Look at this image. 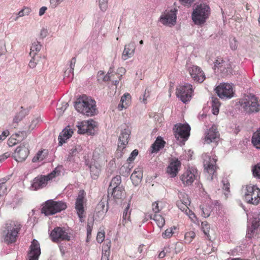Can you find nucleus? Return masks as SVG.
<instances>
[{
    "instance_id": "obj_37",
    "label": "nucleus",
    "mask_w": 260,
    "mask_h": 260,
    "mask_svg": "<svg viewBox=\"0 0 260 260\" xmlns=\"http://www.w3.org/2000/svg\"><path fill=\"white\" fill-rule=\"evenodd\" d=\"M211 106L212 113L215 115H218L220 106L219 100L217 98H212Z\"/></svg>"
},
{
    "instance_id": "obj_53",
    "label": "nucleus",
    "mask_w": 260,
    "mask_h": 260,
    "mask_svg": "<svg viewBox=\"0 0 260 260\" xmlns=\"http://www.w3.org/2000/svg\"><path fill=\"white\" fill-rule=\"evenodd\" d=\"M101 148H96L93 152V157L95 158H99L100 157V155L101 154V156H104V151L103 149Z\"/></svg>"
},
{
    "instance_id": "obj_64",
    "label": "nucleus",
    "mask_w": 260,
    "mask_h": 260,
    "mask_svg": "<svg viewBox=\"0 0 260 260\" xmlns=\"http://www.w3.org/2000/svg\"><path fill=\"white\" fill-rule=\"evenodd\" d=\"M233 41L231 43L230 46L232 50H235L237 48V42L235 38L233 40Z\"/></svg>"
},
{
    "instance_id": "obj_24",
    "label": "nucleus",
    "mask_w": 260,
    "mask_h": 260,
    "mask_svg": "<svg viewBox=\"0 0 260 260\" xmlns=\"http://www.w3.org/2000/svg\"><path fill=\"white\" fill-rule=\"evenodd\" d=\"M136 45L134 42H131L125 45L122 54V59L124 60L132 57L135 53Z\"/></svg>"
},
{
    "instance_id": "obj_62",
    "label": "nucleus",
    "mask_w": 260,
    "mask_h": 260,
    "mask_svg": "<svg viewBox=\"0 0 260 260\" xmlns=\"http://www.w3.org/2000/svg\"><path fill=\"white\" fill-rule=\"evenodd\" d=\"M63 0H50V5L53 8L58 6Z\"/></svg>"
},
{
    "instance_id": "obj_41",
    "label": "nucleus",
    "mask_w": 260,
    "mask_h": 260,
    "mask_svg": "<svg viewBox=\"0 0 260 260\" xmlns=\"http://www.w3.org/2000/svg\"><path fill=\"white\" fill-rule=\"evenodd\" d=\"M196 237V234L193 231L187 232L184 235L185 242L190 243Z\"/></svg>"
},
{
    "instance_id": "obj_40",
    "label": "nucleus",
    "mask_w": 260,
    "mask_h": 260,
    "mask_svg": "<svg viewBox=\"0 0 260 260\" xmlns=\"http://www.w3.org/2000/svg\"><path fill=\"white\" fill-rule=\"evenodd\" d=\"M177 229L176 226H173L166 230L164 232L162 233V237L164 239H169L172 237L174 234V231Z\"/></svg>"
},
{
    "instance_id": "obj_16",
    "label": "nucleus",
    "mask_w": 260,
    "mask_h": 260,
    "mask_svg": "<svg viewBox=\"0 0 260 260\" xmlns=\"http://www.w3.org/2000/svg\"><path fill=\"white\" fill-rule=\"evenodd\" d=\"M95 123L96 122L93 120L81 121L77 126L79 133L93 135L94 134V128L96 126Z\"/></svg>"
},
{
    "instance_id": "obj_39",
    "label": "nucleus",
    "mask_w": 260,
    "mask_h": 260,
    "mask_svg": "<svg viewBox=\"0 0 260 260\" xmlns=\"http://www.w3.org/2000/svg\"><path fill=\"white\" fill-rule=\"evenodd\" d=\"M42 45L38 41L34 42L30 47V55L35 56V55L40 51Z\"/></svg>"
},
{
    "instance_id": "obj_1",
    "label": "nucleus",
    "mask_w": 260,
    "mask_h": 260,
    "mask_svg": "<svg viewBox=\"0 0 260 260\" xmlns=\"http://www.w3.org/2000/svg\"><path fill=\"white\" fill-rule=\"evenodd\" d=\"M75 107L78 112L87 116H92L96 113L95 101L84 94L77 99Z\"/></svg>"
},
{
    "instance_id": "obj_50",
    "label": "nucleus",
    "mask_w": 260,
    "mask_h": 260,
    "mask_svg": "<svg viewBox=\"0 0 260 260\" xmlns=\"http://www.w3.org/2000/svg\"><path fill=\"white\" fill-rule=\"evenodd\" d=\"M43 151H39L37 154L34 156L32 159L33 162H37L38 161H41L44 159L45 156L43 155Z\"/></svg>"
},
{
    "instance_id": "obj_15",
    "label": "nucleus",
    "mask_w": 260,
    "mask_h": 260,
    "mask_svg": "<svg viewBox=\"0 0 260 260\" xmlns=\"http://www.w3.org/2000/svg\"><path fill=\"white\" fill-rule=\"evenodd\" d=\"M216 92L220 98H231L233 96L234 91L232 85L222 83L216 88Z\"/></svg>"
},
{
    "instance_id": "obj_2",
    "label": "nucleus",
    "mask_w": 260,
    "mask_h": 260,
    "mask_svg": "<svg viewBox=\"0 0 260 260\" xmlns=\"http://www.w3.org/2000/svg\"><path fill=\"white\" fill-rule=\"evenodd\" d=\"M21 228L22 225L20 224L14 222L6 223L5 230L2 233L4 241L7 244L15 243Z\"/></svg>"
},
{
    "instance_id": "obj_51",
    "label": "nucleus",
    "mask_w": 260,
    "mask_h": 260,
    "mask_svg": "<svg viewBox=\"0 0 260 260\" xmlns=\"http://www.w3.org/2000/svg\"><path fill=\"white\" fill-rule=\"evenodd\" d=\"M7 192V186L5 182L0 183V197L4 196Z\"/></svg>"
},
{
    "instance_id": "obj_28",
    "label": "nucleus",
    "mask_w": 260,
    "mask_h": 260,
    "mask_svg": "<svg viewBox=\"0 0 260 260\" xmlns=\"http://www.w3.org/2000/svg\"><path fill=\"white\" fill-rule=\"evenodd\" d=\"M132 210L130 209V202L127 205V206L124 209L122 213V219L121 221V224L124 226H127L129 223L131 222V215ZM121 223L119 224L120 225Z\"/></svg>"
},
{
    "instance_id": "obj_56",
    "label": "nucleus",
    "mask_w": 260,
    "mask_h": 260,
    "mask_svg": "<svg viewBox=\"0 0 260 260\" xmlns=\"http://www.w3.org/2000/svg\"><path fill=\"white\" fill-rule=\"evenodd\" d=\"M105 239V233L104 232H100L98 233L96 236L97 242L99 243L103 242Z\"/></svg>"
},
{
    "instance_id": "obj_34",
    "label": "nucleus",
    "mask_w": 260,
    "mask_h": 260,
    "mask_svg": "<svg viewBox=\"0 0 260 260\" xmlns=\"http://www.w3.org/2000/svg\"><path fill=\"white\" fill-rule=\"evenodd\" d=\"M251 142L254 147L260 149V128L253 134Z\"/></svg>"
},
{
    "instance_id": "obj_10",
    "label": "nucleus",
    "mask_w": 260,
    "mask_h": 260,
    "mask_svg": "<svg viewBox=\"0 0 260 260\" xmlns=\"http://www.w3.org/2000/svg\"><path fill=\"white\" fill-rule=\"evenodd\" d=\"M190 126L187 123H177L174 125L173 131L175 138L186 141L190 136Z\"/></svg>"
},
{
    "instance_id": "obj_13",
    "label": "nucleus",
    "mask_w": 260,
    "mask_h": 260,
    "mask_svg": "<svg viewBox=\"0 0 260 260\" xmlns=\"http://www.w3.org/2000/svg\"><path fill=\"white\" fill-rule=\"evenodd\" d=\"M214 70L220 72L223 76H225L232 73V67L230 63L223 60L221 57H217L214 62Z\"/></svg>"
},
{
    "instance_id": "obj_55",
    "label": "nucleus",
    "mask_w": 260,
    "mask_h": 260,
    "mask_svg": "<svg viewBox=\"0 0 260 260\" xmlns=\"http://www.w3.org/2000/svg\"><path fill=\"white\" fill-rule=\"evenodd\" d=\"M90 170L91 174L93 178H95L99 176L100 171L95 167H90Z\"/></svg>"
},
{
    "instance_id": "obj_29",
    "label": "nucleus",
    "mask_w": 260,
    "mask_h": 260,
    "mask_svg": "<svg viewBox=\"0 0 260 260\" xmlns=\"http://www.w3.org/2000/svg\"><path fill=\"white\" fill-rule=\"evenodd\" d=\"M73 131L69 126L66 127L59 134L58 141L60 145L66 142V141L72 136Z\"/></svg>"
},
{
    "instance_id": "obj_21",
    "label": "nucleus",
    "mask_w": 260,
    "mask_h": 260,
    "mask_svg": "<svg viewBox=\"0 0 260 260\" xmlns=\"http://www.w3.org/2000/svg\"><path fill=\"white\" fill-rule=\"evenodd\" d=\"M40 254V244L37 240L34 239L31 242L29 247V251L27 254L28 260H38Z\"/></svg>"
},
{
    "instance_id": "obj_18",
    "label": "nucleus",
    "mask_w": 260,
    "mask_h": 260,
    "mask_svg": "<svg viewBox=\"0 0 260 260\" xmlns=\"http://www.w3.org/2000/svg\"><path fill=\"white\" fill-rule=\"evenodd\" d=\"M85 196L84 191L80 190L76 200L75 209L81 221L82 218L84 217V204L86 202Z\"/></svg>"
},
{
    "instance_id": "obj_58",
    "label": "nucleus",
    "mask_w": 260,
    "mask_h": 260,
    "mask_svg": "<svg viewBox=\"0 0 260 260\" xmlns=\"http://www.w3.org/2000/svg\"><path fill=\"white\" fill-rule=\"evenodd\" d=\"M73 72H72L71 73H70L69 69L64 72V78H67L68 79V82L71 81L73 79Z\"/></svg>"
},
{
    "instance_id": "obj_60",
    "label": "nucleus",
    "mask_w": 260,
    "mask_h": 260,
    "mask_svg": "<svg viewBox=\"0 0 260 260\" xmlns=\"http://www.w3.org/2000/svg\"><path fill=\"white\" fill-rule=\"evenodd\" d=\"M138 150L137 149H135L132 151V152L130 156L128 157L127 160L132 161L134 160L135 157L138 155Z\"/></svg>"
},
{
    "instance_id": "obj_33",
    "label": "nucleus",
    "mask_w": 260,
    "mask_h": 260,
    "mask_svg": "<svg viewBox=\"0 0 260 260\" xmlns=\"http://www.w3.org/2000/svg\"><path fill=\"white\" fill-rule=\"evenodd\" d=\"M110 192L115 200H121L125 195L124 189L123 187H118L111 189Z\"/></svg>"
},
{
    "instance_id": "obj_22",
    "label": "nucleus",
    "mask_w": 260,
    "mask_h": 260,
    "mask_svg": "<svg viewBox=\"0 0 260 260\" xmlns=\"http://www.w3.org/2000/svg\"><path fill=\"white\" fill-rule=\"evenodd\" d=\"M179 200L176 202L177 207L182 211H184L190 205V201L188 195L183 192L178 193Z\"/></svg>"
},
{
    "instance_id": "obj_45",
    "label": "nucleus",
    "mask_w": 260,
    "mask_h": 260,
    "mask_svg": "<svg viewBox=\"0 0 260 260\" xmlns=\"http://www.w3.org/2000/svg\"><path fill=\"white\" fill-rule=\"evenodd\" d=\"M202 229L205 235L208 236L209 235L210 225L206 221H203L201 224Z\"/></svg>"
},
{
    "instance_id": "obj_6",
    "label": "nucleus",
    "mask_w": 260,
    "mask_h": 260,
    "mask_svg": "<svg viewBox=\"0 0 260 260\" xmlns=\"http://www.w3.org/2000/svg\"><path fill=\"white\" fill-rule=\"evenodd\" d=\"M244 199L249 204L257 205L260 201V189L254 185H247Z\"/></svg>"
},
{
    "instance_id": "obj_32",
    "label": "nucleus",
    "mask_w": 260,
    "mask_h": 260,
    "mask_svg": "<svg viewBox=\"0 0 260 260\" xmlns=\"http://www.w3.org/2000/svg\"><path fill=\"white\" fill-rule=\"evenodd\" d=\"M142 177L143 171L141 168H136L131 176V179L135 185L141 182Z\"/></svg>"
},
{
    "instance_id": "obj_49",
    "label": "nucleus",
    "mask_w": 260,
    "mask_h": 260,
    "mask_svg": "<svg viewBox=\"0 0 260 260\" xmlns=\"http://www.w3.org/2000/svg\"><path fill=\"white\" fill-rule=\"evenodd\" d=\"M16 138H17V135L13 134L9 138L8 144L9 146L12 147L18 143Z\"/></svg>"
},
{
    "instance_id": "obj_59",
    "label": "nucleus",
    "mask_w": 260,
    "mask_h": 260,
    "mask_svg": "<svg viewBox=\"0 0 260 260\" xmlns=\"http://www.w3.org/2000/svg\"><path fill=\"white\" fill-rule=\"evenodd\" d=\"M76 58L73 57L70 61V68L69 69L70 73H71L74 71V69L75 67V65L76 64Z\"/></svg>"
},
{
    "instance_id": "obj_36",
    "label": "nucleus",
    "mask_w": 260,
    "mask_h": 260,
    "mask_svg": "<svg viewBox=\"0 0 260 260\" xmlns=\"http://www.w3.org/2000/svg\"><path fill=\"white\" fill-rule=\"evenodd\" d=\"M105 205V202L103 201H101L97 205L95 211L99 216L104 215L107 212L108 208Z\"/></svg>"
},
{
    "instance_id": "obj_30",
    "label": "nucleus",
    "mask_w": 260,
    "mask_h": 260,
    "mask_svg": "<svg viewBox=\"0 0 260 260\" xmlns=\"http://www.w3.org/2000/svg\"><path fill=\"white\" fill-rule=\"evenodd\" d=\"M131 104V95L128 93H125L121 98L118 108L119 110L121 111L123 108L126 109L129 107Z\"/></svg>"
},
{
    "instance_id": "obj_5",
    "label": "nucleus",
    "mask_w": 260,
    "mask_h": 260,
    "mask_svg": "<svg viewBox=\"0 0 260 260\" xmlns=\"http://www.w3.org/2000/svg\"><path fill=\"white\" fill-rule=\"evenodd\" d=\"M59 172L57 171L56 168L47 175H41L34 178L31 187L37 190L46 186L48 182L58 175Z\"/></svg>"
},
{
    "instance_id": "obj_63",
    "label": "nucleus",
    "mask_w": 260,
    "mask_h": 260,
    "mask_svg": "<svg viewBox=\"0 0 260 260\" xmlns=\"http://www.w3.org/2000/svg\"><path fill=\"white\" fill-rule=\"evenodd\" d=\"M179 1L182 5H183L185 6H187V7L190 6L193 2L192 0H179Z\"/></svg>"
},
{
    "instance_id": "obj_19",
    "label": "nucleus",
    "mask_w": 260,
    "mask_h": 260,
    "mask_svg": "<svg viewBox=\"0 0 260 260\" xmlns=\"http://www.w3.org/2000/svg\"><path fill=\"white\" fill-rule=\"evenodd\" d=\"M198 175L196 169L189 168L180 176V179L184 185H189L193 182Z\"/></svg>"
},
{
    "instance_id": "obj_23",
    "label": "nucleus",
    "mask_w": 260,
    "mask_h": 260,
    "mask_svg": "<svg viewBox=\"0 0 260 260\" xmlns=\"http://www.w3.org/2000/svg\"><path fill=\"white\" fill-rule=\"evenodd\" d=\"M260 218L258 217H253L251 221V226H248L246 237L249 239L255 236L257 234L256 231L260 225Z\"/></svg>"
},
{
    "instance_id": "obj_35",
    "label": "nucleus",
    "mask_w": 260,
    "mask_h": 260,
    "mask_svg": "<svg viewBox=\"0 0 260 260\" xmlns=\"http://www.w3.org/2000/svg\"><path fill=\"white\" fill-rule=\"evenodd\" d=\"M121 183V177L119 175H117L115 177H113L110 183L109 188H108V193H110V191L111 189L113 188H117L118 187H122L120 185Z\"/></svg>"
},
{
    "instance_id": "obj_44",
    "label": "nucleus",
    "mask_w": 260,
    "mask_h": 260,
    "mask_svg": "<svg viewBox=\"0 0 260 260\" xmlns=\"http://www.w3.org/2000/svg\"><path fill=\"white\" fill-rule=\"evenodd\" d=\"M252 171L253 176L260 180V162L255 165Z\"/></svg>"
},
{
    "instance_id": "obj_38",
    "label": "nucleus",
    "mask_w": 260,
    "mask_h": 260,
    "mask_svg": "<svg viewBox=\"0 0 260 260\" xmlns=\"http://www.w3.org/2000/svg\"><path fill=\"white\" fill-rule=\"evenodd\" d=\"M200 209L202 210V215L204 218L208 217L212 211V206L207 204L200 206Z\"/></svg>"
},
{
    "instance_id": "obj_54",
    "label": "nucleus",
    "mask_w": 260,
    "mask_h": 260,
    "mask_svg": "<svg viewBox=\"0 0 260 260\" xmlns=\"http://www.w3.org/2000/svg\"><path fill=\"white\" fill-rule=\"evenodd\" d=\"M99 6L102 11H106L108 7L107 0H99Z\"/></svg>"
},
{
    "instance_id": "obj_3",
    "label": "nucleus",
    "mask_w": 260,
    "mask_h": 260,
    "mask_svg": "<svg viewBox=\"0 0 260 260\" xmlns=\"http://www.w3.org/2000/svg\"><path fill=\"white\" fill-rule=\"evenodd\" d=\"M210 14V8L205 4L198 5L191 14V18L196 25L204 24Z\"/></svg>"
},
{
    "instance_id": "obj_27",
    "label": "nucleus",
    "mask_w": 260,
    "mask_h": 260,
    "mask_svg": "<svg viewBox=\"0 0 260 260\" xmlns=\"http://www.w3.org/2000/svg\"><path fill=\"white\" fill-rule=\"evenodd\" d=\"M145 217L152 219L160 229H161L165 224V218L160 214H150L148 213L146 214Z\"/></svg>"
},
{
    "instance_id": "obj_47",
    "label": "nucleus",
    "mask_w": 260,
    "mask_h": 260,
    "mask_svg": "<svg viewBox=\"0 0 260 260\" xmlns=\"http://www.w3.org/2000/svg\"><path fill=\"white\" fill-rule=\"evenodd\" d=\"M161 208H160L158 202H155L152 204V214H160Z\"/></svg>"
},
{
    "instance_id": "obj_26",
    "label": "nucleus",
    "mask_w": 260,
    "mask_h": 260,
    "mask_svg": "<svg viewBox=\"0 0 260 260\" xmlns=\"http://www.w3.org/2000/svg\"><path fill=\"white\" fill-rule=\"evenodd\" d=\"M216 159L211 157H209L208 160L204 162V169L210 175H213L215 173L216 169Z\"/></svg>"
},
{
    "instance_id": "obj_12",
    "label": "nucleus",
    "mask_w": 260,
    "mask_h": 260,
    "mask_svg": "<svg viewBox=\"0 0 260 260\" xmlns=\"http://www.w3.org/2000/svg\"><path fill=\"white\" fill-rule=\"evenodd\" d=\"M187 70L195 82L202 83L206 79L205 73L202 69L196 65H187Z\"/></svg>"
},
{
    "instance_id": "obj_42",
    "label": "nucleus",
    "mask_w": 260,
    "mask_h": 260,
    "mask_svg": "<svg viewBox=\"0 0 260 260\" xmlns=\"http://www.w3.org/2000/svg\"><path fill=\"white\" fill-rule=\"evenodd\" d=\"M31 11V10L30 8L24 7L21 11L18 12V16L15 19V20H16L18 17H23L25 15H28Z\"/></svg>"
},
{
    "instance_id": "obj_31",
    "label": "nucleus",
    "mask_w": 260,
    "mask_h": 260,
    "mask_svg": "<svg viewBox=\"0 0 260 260\" xmlns=\"http://www.w3.org/2000/svg\"><path fill=\"white\" fill-rule=\"evenodd\" d=\"M166 144L162 138L158 137L151 146V153H157L161 149L163 148Z\"/></svg>"
},
{
    "instance_id": "obj_11",
    "label": "nucleus",
    "mask_w": 260,
    "mask_h": 260,
    "mask_svg": "<svg viewBox=\"0 0 260 260\" xmlns=\"http://www.w3.org/2000/svg\"><path fill=\"white\" fill-rule=\"evenodd\" d=\"M177 10L176 9L166 10L161 15L159 21L164 25L172 27L176 23Z\"/></svg>"
},
{
    "instance_id": "obj_9",
    "label": "nucleus",
    "mask_w": 260,
    "mask_h": 260,
    "mask_svg": "<svg viewBox=\"0 0 260 260\" xmlns=\"http://www.w3.org/2000/svg\"><path fill=\"white\" fill-rule=\"evenodd\" d=\"M193 91L192 86L189 83H185L177 88L176 93L177 96L185 103L190 100Z\"/></svg>"
},
{
    "instance_id": "obj_17",
    "label": "nucleus",
    "mask_w": 260,
    "mask_h": 260,
    "mask_svg": "<svg viewBox=\"0 0 260 260\" xmlns=\"http://www.w3.org/2000/svg\"><path fill=\"white\" fill-rule=\"evenodd\" d=\"M28 146V143H25L20 144L17 147L14 154L15 160L17 161L22 162L26 159L29 153Z\"/></svg>"
},
{
    "instance_id": "obj_46",
    "label": "nucleus",
    "mask_w": 260,
    "mask_h": 260,
    "mask_svg": "<svg viewBox=\"0 0 260 260\" xmlns=\"http://www.w3.org/2000/svg\"><path fill=\"white\" fill-rule=\"evenodd\" d=\"M185 213L189 217V218L191 219L193 222H195L197 219L195 214L190 210L188 207L186 209L184 210V211Z\"/></svg>"
},
{
    "instance_id": "obj_8",
    "label": "nucleus",
    "mask_w": 260,
    "mask_h": 260,
    "mask_svg": "<svg viewBox=\"0 0 260 260\" xmlns=\"http://www.w3.org/2000/svg\"><path fill=\"white\" fill-rule=\"evenodd\" d=\"M241 105L244 110L248 113L257 112L260 110V104L258 99L254 95L248 96L243 99Z\"/></svg>"
},
{
    "instance_id": "obj_52",
    "label": "nucleus",
    "mask_w": 260,
    "mask_h": 260,
    "mask_svg": "<svg viewBox=\"0 0 260 260\" xmlns=\"http://www.w3.org/2000/svg\"><path fill=\"white\" fill-rule=\"evenodd\" d=\"M14 135H17V141L18 143L21 142L26 137V133L25 132H20L18 133L15 134Z\"/></svg>"
},
{
    "instance_id": "obj_7",
    "label": "nucleus",
    "mask_w": 260,
    "mask_h": 260,
    "mask_svg": "<svg viewBox=\"0 0 260 260\" xmlns=\"http://www.w3.org/2000/svg\"><path fill=\"white\" fill-rule=\"evenodd\" d=\"M50 237L52 242L59 243L61 241H69L71 240V234L64 228L57 226L51 232Z\"/></svg>"
},
{
    "instance_id": "obj_20",
    "label": "nucleus",
    "mask_w": 260,
    "mask_h": 260,
    "mask_svg": "<svg viewBox=\"0 0 260 260\" xmlns=\"http://www.w3.org/2000/svg\"><path fill=\"white\" fill-rule=\"evenodd\" d=\"M181 163L178 158H171L166 169L167 173L172 178L176 177L181 168Z\"/></svg>"
},
{
    "instance_id": "obj_43",
    "label": "nucleus",
    "mask_w": 260,
    "mask_h": 260,
    "mask_svg": "<svg viewBox=\"0 0 260 260\" xmlns=\"http://www.w3.org/2000/svg\"><path fill=\"white\" fill-rule=\"evenodd\" d=\"M80 151V146H76L74 147L69 152V156L68 158V159L70 161L71 160V157L76 155Z\"/></svg>"
},
{
    "instance_id": "obj_61",
    "label": "nucleus",
    "mask_w": 260,
    "mask_h": 260,
    "mask_svg": "<svg viewBox=\"0 0 260 260\" xmlns=\"http://www.w3.org/2000/svg\"><path fill=\"white\" fill-rule=\"evenodd\" d=\"M10 134L8 130L4 131L0 135V142L4 141Z\"/></svg>"
},
{
    "instance_id": "obj_4",
    "label": "nucleus",
    "mask_w": 260,
    "mask_h": 260,
    "mask_svg": "<svg viewBox=\"0 0 260 260\" xmlns=\"http://www.w3.org/2000/svg\"><path fill=\"white\" fill-rule=\"evenodd\" d=\"M67 207L66 204L62 201L56 202L50 200L44 204L41 212L45 215L48 216L59 212L66 209Z\"/></svg>"
},
{
    "instance_id": "obj_14",
    "label": "nucleus",
    "mask_w": 260,
    "mask_h": 260,
    "mask_svg": "<svg viewBox=\"0 0 260 260\" xmlns=\"http://www.w3.org/2000/svg\"><path fill=\"white\" fill-rule=\"evenodd\" d=\"M220 134L218 131L217 126L213 124L205 134L204 139V143L210 144L211 143H217L219 139Z\"/></svg>"
},
{
    "instance_id": "obj_57",
    "label": "nucleus",
    "mask_w": 260,
    "mask_h": 260,
    "mask_svg": "<svg viewBox=\"0 0 260 260\" xmlns=\"http://www.w3.org/2000/svg\"><path fill=\"white\" fill-rule=\"evenodd\" d=\"M151 90L149 88H147L145 89V92L143 95V102L144 103H146L147 98L149 97Z\"/></svg>"
},
{
    "instance_id": "obj_48",
    "label": "nucleus",
    "mask_w": 260,
    "mask_h": 260,
    "mask_svg": "<svg viewBox=\"0 0 260 260\" xmlns=\"http://www.w3.org/2000/svg\"><path fill=\"white\" fill-rule=\"evenodd\" d=\"M223 189L225 191L224 192L225 199L228 198V194L230 192V183L227 180H222Z\"/></svg>"
},
{
    "instance_id": "obj_25",
    "label": "nucleus",
    "mask_w": 260,
    "mask_h": 260,
    "mask_svg": "<svg viewBox=\"0 0 260 260\" xmlns=\"http://www.w3.org/2000/svg\"><path fill=\"white\" fill-rule=\"evenodd\" d=\"M131 131L128 128H125L121 132L119 138V142L118 144L119 149H121L122 150L125 147L126 145L128 143V140Z\"/></svg>"
}]
</instances>
